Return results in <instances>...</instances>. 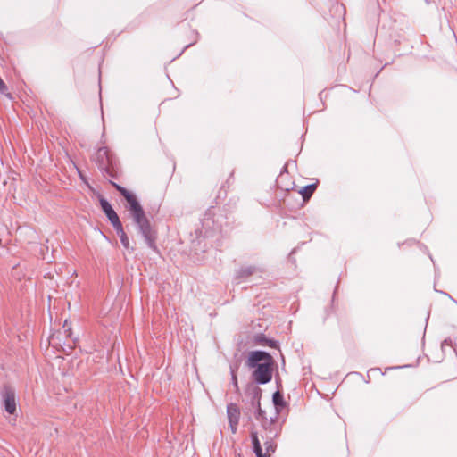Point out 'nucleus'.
<instances>
[{
  "mask_svg": "<svg viewBox=\"0 0 457 457\" xmlns=\"http://www.w3.org/2000/svg\"><path fill=\"white\" fill-rule=\"evenodd\" d=\"M227 416L231 432L235 434L237 430L240 417L239 408L236 403H229L227 406Z\"/></svg>",
  "mask_w": 457,
  "mask_h": 457,
  "instance_id": "9b49d317",
  "label": "nucleus"
},
{
  "mask_svg": "<svg viewBox=\"0 0 457 457\" xmlns=\"http://www.w3.org/2000/svg\"><path fill=\"white\" fill-rule=\"evenodd\" d=\"M4 407L6 412L9 414H14L16 412V400L15 392L9 386H4L3 392Z\"/></svg>",
  "mask_w": 457,
  "mask_h": 457,
  "instance_id": "9d476101",
  "label": "nucleus"
},
{
  "mask_svg": "<svg viewBox=\"0 0 457 457\" xmlns=\"http://www.w3.org/2000/svg\"><path fill=\"white\" fill-rule=\"evenodd\" d=\"M272 401L276 408V414H278L280 409L286 405L283 395L279 391H276L272 395Z\"/></svg>",
  "mask_w": 457,
  "mask_h": 457,
  "instance_id": "4468645a",
  "label": "nucleus"
},
{
  "mask_svg": "<svg viewBox=\"0 0 457 457\" xmlns=\"http://www.w3.org/2000/svg\"><path fill=\"white\" fill-rule=\"evenodd\" d=\"M253 342L260 345H268L272 348H278V343L276 340L268 338L264 334H256L253 336Z\"/></svg>",
  "mask_w": 457,
  "mask_h": 457,
  "instance_id": "ddd939ff",
  "label": "nucleus"
},
{
  "mask_svg": "<svg viewBox=\"0 0 457 457\" xmlns=\"http://www.w3.org/2000/svg\"><path fill=\"white\" fill-rule=\"evenodd\" d=\"M111 183L112 187L125 198L127 202L126 208L129 212L138 233L144 237L147 246L156 251V232L153 228L150 220L146 217L145 212L137 196L124 187H121L115 182Z\"/></svg>",
  "mask_w": 457,
  "mask_h": 457,
  "instance_id": "f257e3e1",
  "label": "nucleus"
},
{
  "mask_svg": "<svg viewBox=\"0 0 457 457\" xmlns=\"http://www.w3.org/2000/svg\"><path fill=\"white\" fill-rule=\"evenodd\" d=\"M115 231L117 232L118 236L120 237V243H121L122 246L126 249H129V241L128 236L126 235V233L123 229V226L121 225V226L118 227L117 228H115Z\"/></svg>",
  "mask_w": 457,
  "mask_h": 457,
  "instance_id": "dca6fc26",
  "label": "nucleus"
},
{
  "mask_svg": "<svg viewBox=\"0 0 457 457\" xmlns=\"http://www.w3.org/2000/svg\"><path fill=\"white\" fill-rule=\"evenodd\" d=\"M94 159L102 171L110 173V170L113 168L114 160L105 146L98 148Z\"/></svg>",
  "mask_w": 457,
  "mask_h": 457,
  "instance_id": "6e6552de",
  "label": "nucleus"
},
{
  "mask_svg": "<svg viewBox=\"0 0 457 457\" xmlns=\"http://www.w3.org/2000/svg\"><path fill=\"white\" fill-rule=\"evenodd\" d=\"M261 397L262 390L259 387H254L250 394V401L244 409V413L249 420L252 419L253 411L255 419L264 418L265 411L261 408Z\"/></svg>",
  "mask_w": 457,
  "mask_h": 457,
  "instance_id": "39448f33",
  "label": "nucleus"
},
{
  "mask_svg": "<svg viewBox=\"0 0 457 457\" xmlns=\"http://www.w3.org/2000/svg\"><path fill=\"white\" fill-rule=\"evenodd\" d=\"M378 369H370V371L377 370Z\"/></svg>",
  "mask_w": 457,
  "mask_h": 457,
  "instance_id": "412c9836",
  "label": "nucleus"
},
{
  "mask_svg": "<svg viewBox=\"0 0 457 457\" xmlns=\"http://www.w3.org/2000/svg\"><path fill=\"white\" fill-rule=\"evenodd\" d=\"M67 328V320H65L64 322V325H63V328H64V332L67 333V336L70 337L71 336V328Z\"/></svg>",
  "mask_w": 457,
  "mask_h": 457,
  "instance_id": "6ab92c4d",
  "label": "nucleus"
},
{
  "mask_svg": "<svg viewBox=\"0 0 457 457\" xmlns=\"http://www.w3.org/2000/svg\"><path fill=\"white\" fill-rule=\"evenodd\" d=\"M278 415L275 414V417L268 419L265 414L264 418L257 419L265 432L263 436H270V439H276L281 433L282 425L278 423Z\"/></svg>",
  "mask_w": 457,
  "mask_h": 457,
  "instance_id": "0eeeda50",
  "label": "nucleus"
},
{
  "mask_svg": "<svg viewBox=\"0 0 457 457\" xmlns=\"http://www.w3.org/2000/svg\"><path fill=\"white\" fill-rule=\"evenodd\" d=\"M262 271V269L260 267H257L255 265L243 266L236 270L235 279L238 280V282H239L241 279H245L253 274H256V273H259Z\"/></svg>",
  "mask_w": 457,
  "mask_h": 457,
  "instance_id": "f8f14e48",
  "label": "nucleus"
},
{
  "mask_svg": "<svg viewBox=\"0 0 457 457\" xmlns=\"http://www.w3.org/2000/svg\"><path fill=\"white\" fill-rule=\"evenodd\" d=\"M215 210L213 207H210L204 212L203 218L201 219L202 228L200 230V234L204 237H212L216 231L220 230V225L214 219Z\"/></svg>",
  "mask_w": 457,
  "mask_h": 457,
  "instance_id": "423d86ee",
  "label": "nucleus"
},
{
  "mask_svg": "<svg viewBox=\"0 0 457 457\" xmlns=\"http://www.w3.org/2000/svg\"><path fill=\"white\" fill-rule=\"evenodd\" d=\"M99 204L102 211L106 215L107 219L109 220L114 229L122 225L118 214L113 210L112 206L108 202V200H106L104 197H101L99 199Z\"/></svg>",
  "mask_w": 457,
  "mask_h": 457,
  "instance_id": "1a4fd4ad",
  "label": "nucleus"
},
{
  "mask_svg": "<svg viewBox=\"0 0 457 457\" xmlns=\"http://www.w3.org/2000/svg\"><path fill=\"white\" fill-rule=\"evenodd\" d=\"M6 88V86L3 79L0 78V93H3L4 89Z\"/></svg>",
  "mask_w": 457,
  "mask_h": 457,
  "instance_id": "a211bd4d",
  "label": "nucleus"
},
{
  "mask_svg": "<svg viewBox=\"0 0 457 457\" xmlns=\"http://www.w3.org/2000/svg\"><path fill=\"white\" fill-rule=\"evenodd\" d=\"M261 397L262 390L259 387H254L250 394V401L244 409V413L249 420L252 419L253 411L255 419L264 418L265 411L261 408Z\"/></svg>",
  "mask_w": 457,
  "mask_h": 457,
  "instance_id": "20e7f679",
  "label": "nucleus"
},
{
  "mask_svg": "<svg viewBox=\"0 0 457 457\" xmlns=\"http://www.w3.org/2000/svg\"><path fill=\"white\" fill-rule=\"evenodd\" d=\"M246 366L253 369L252 377L258 385H265L271 381L274 359L269 353L262 350L250 352Z\"/></svg>",
  "mask_w": 457,
  "mask_h": 457,
  "instance_id": "f03ea898",
  "label": "nucleus"
},
{
  "mask_svg": "<svg viewBox=\"0 0 457 457\" xmlns=\"http://www.w3.org/2000/svg\"><path fill=\"white\" fill-rule=\"evenodd\" d=\"M231 382H232L233 386H235V388L238 389L237 378V375H236L235 371L233 370V369H231Z\"/></svg>",
  "mask_w": 457,
  "mask_h": 457,
  "instance_id": "f3484780",
  "label": "nucleus"
},
{
  "mask_svg": "<svg viewBox=\"0 0 457 457\" xmlns=\"http://www.w3.org/2000/svg\"><path fill=\"white\" fill-rule=\"evenodd\" d=\"M445 295H446V296L450 297L453 301H454V302H455V300H454V299H453L449 294H445Z\"/></svg>",
  "mask_w": 457,
  "mask_h": 457,
  "instance_id": "aec40b11",
  "label": "nucleus"
},
{
  "mask_svg": "<svg viewBox=\"0 0 457 457\" xmlns=\"http://www.w3.org/2000/svg\"><path fill=\"white\" fill-rule=\"evenodd\" d=\"M316 187H317L316 184H310V185H307V186L303 187L299 191V193L302 195L303 199L304 201H306V200L311 198V196L314 193Z\"/></svg>",
  "mask_w": 457,
  "mask_h": 457,
  "instance_id": "2eb2a0df",
  "label": "nucleus"
},
{
  "mask_svg": "<svg viewBox=\"0 0 457 457\" xmlns=\"http://www.w3.org/2000/svg\"><path fill=\"white\" fill-rule=\"evenodd\" d=\"M261 437L263 440V445L266 452L263 453L258 432L255 430L251 431L253 451L256 457H269L271 453L275 452L277 445L274 443V439H270V436L262 435Z\"/></svg>",
  "mask_w": 457,
  "mask_h": 457,
  "instance_id": "7ed1b4c3",
  "label": "nucleus"
}]
</instances>
